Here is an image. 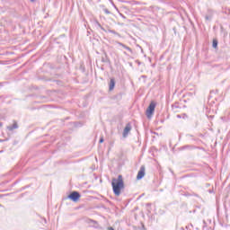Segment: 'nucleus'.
<instances>
[{
    "label": "nucleus",
    "mask_w": 230,
    "mask_h": 230,
    "mask_svg": "<svg viewBox=\"0 0 230 230\" xmlns=\"http://www.w3.org/2000/svg\"><path fill=\"white\" fill-rule=\"evenodd\" d=\"M111 186L113 190V193L116 197H119L121 195V190L125 189V182L123 181V176L119 174L118 179L113 178L111 181Z\"/></svg>",
    "instance_id": "obj_1"
},
{
    "label": "nucleus",
    "mask_w": 230,
    "mask_h": 230,
    "mask_svg": "<svg viewBox=\"0 0 230 230\" xmlns=\"http://www.w3.org/2000/svg\"><path fill=\"white\" fill-rule=\"evenodd\" d=\"M155 111V102H151L146 111L147 118H152V115L154 114Z\"/></svg>",
    "instance_id": "obj_2"
},
{
    "label": "nucleus",
    "mask_w": 230,
    "mask_h": 230,
    "mask_svg": "<svg viewBox=\"0 0 230 230\" xmlns=\"http://www.w3.org/2000/svg\"><path fill=\"white\" fill-rule=\"evenodd\" d=\"M80 197H82V195H80V192H78V191H72L68 195V199L70 200H72L73 202H78V200H80Z\"/></svg>",
    "instance_id": "obj_3"
},
{
    "label": "nucleus",
    "mask_w": 230,
    "mask_h": 230,
    "mask_svg": "<svg viewBox=\"0 0 230 230\" xmlns=\"http://www.w3.org/2000/svg\"><path fill=\"white\" fill-rule=\"evenodd\" d=\"M145 172H146V167L145 165H141L138 172H137V181H141V179H143V177H145Z\"/></svg>",
    "instance_id": "obj_4"
},
{
    "label": "nucleus",
    "mask_w": 230,
    "mask_h": 230,
    "mask_svg": "<svg viewBox=\"0 0 230 230\" xmlns=\"http://www.w3.org/2000/svg\"><path fill=\"white\" fill-rule=\"evenodd\" d=\"M132 130V125L130 123H128L123 130L122 136L123 137H127L128 136V133Z\"/></svg>",
    "instance_id": "obj_5"
},
{
    "label": "nucleus",
    "mask_w": 230,
    "mask_h": 230,
    "mask_svg": "<svg viewBox=\"0 0 230 230\" xmlns=\"http://www.w3.org/2000/svg\"><path fill=\"white\" fill-rule=\"evenodd\" d=\"M213 15H215V12H213L211 9H208L205 16L206 21H212Z\"/></svg>",
    "instance_id": "obj_6"
},
{
    "label": "nucleus",
    "mask_w": 230,
    "mask_h": 230,
    "mask_svg": "<svg viewBox=\"0 0 230 230\" xmlns=\"http://www.w3.org/2000/svg\"><path fill=\"white\" fill-rule=\"evenodd\" d=\"M115 44H118V46H121V48H124V49H127V51H129V53H133L132 49H130V47H128L119 41H115Z\"/></svg>",
    "instance_id": "obj_7"
},
{
    "label": "nucleus",
    "mask_w": 230,
    "mask_h": 230,
    "mask_svg": "<svg viewBox=\"0 0 230 230\" xmlns=\"http://www.w3.org/2000/svg\"><path fill=\"white\" fill-rule=\"evenodd\" d=\"M114 87H116V80H114V78H111L109 84V91H114Z\"/></svg>",
    "instance_id": "obj_8"
},
{
    "label": "nucleus",
    "mask_w": 230,
    "mask_h": 230,
    "mask_svg": "<svg viewBox=\"0 0 230 230\" xmlns=\"http://www.w3.org/2000/svg\"><path fill=\"white\" fill-rule=\"evenodd\" d=\"M15 128H19V125L17 124V121L13 120V124L7 126V130H10V132H12V130H15Z\"/></svg>",
    "instance_id": "obj_9"
},
{
    "label": "nucleus",
    "mask_w": 230,
    "mask_h": 230,
    "mask_svg": "<svg viewBox=\"0 0 230 230\" xmlns=\"http://www.w3.org/2000/svg\"><path fill=\"white\" fill-rule=\"evenodd\" d=\"M212 48H214L215 49H217V48H218V40H213Z\"/></svg>",
    "instance_id": "obj_10"
},
{
    "label": "nucleus",
    "mask_w": 230,
    "mask_h": 230,
    "mask_svg": "<svg viewBox=\"0 0 230 230\" xmlns=\"http://www.w3.org/2000/svg\"><path fill=\"white\" fill-rule=\"evenodd\" d=\"M109 31V33H113V35H118V37H121V35H119V33H118L116 31H114V30H109L108 31Z\"/></svg>",
    "instance_id": "obj_11"
},
{
    "label": "nucleus",
    "mask_w": 230,
    "mask_h": 230,
    "mask_svg": "<svg viewBox=\"0 0 230 230\" xmlns=\"http://www.w3.org/2000/svg\"><path fill=\"white\" fill-rule=\"evenodd\" d=\"M95 26H97V28H100L102 26V24L99 23L98 21H95Z\"/></svg>",
    "instance_id": "obj_12"
},
{
    "label": "nucleus",
    "mask_w": 230,
    "mask_h": 230,
    "mask_svg": "<svg viewBox=\"0 0 230 230\" xmlns=\"http://www.w3.org/2000/svg\"><path fill=\"white\" fill-rule=\"evenodd\" d=\"M104 13H106L107 15L111 14V11H109V9H104Z\"/></svg>",
    "instance_id": "obj_13"
},
{
    "label": "nucleus",
    "mask_w": 230,
    "mask_h": 230,
    "mask_svg": "<svg viewBox=\"0 0 230 230\" xmlns=\"http://www.w3.org/2000/svg\"><path fill=\"white\" fill-rule=\"evenodd\" d=\"M100 29H101L102 31H107V30H105V28H103L102 26H101Z\"/></svg>",
    "instance_id": "obj_14"
},
{
    "label": "nucleus",
    "mask_w": 230,
    "mask_h": 230,
    "mask_svg": "<svg viewBox=\"0 0 230 230\" xmlns=\"http://www.w3.org/2000/svg\"><path fill=\"white\" fill-rule=\"evenodd\" d=\"M103 137H101L100 140H99V143H103Z\"/></svg>",
    "instance_id": "obj_15"
},
{
    "label": "nucleus",
    "mask_w": 230,
    "mask_h": 230,
    "mask_svg": "<svg viewBox=\"0 0 230 230\" xmlns=\"http://www.w3.org/2000/svg\"><path fill=\"white\" fill-rule=\"evenodd\" d=\"M102 62H107V58H102Z\"/></svg>",
    "instance_id": "obj_16"
},
{
    "label": "nucleus",
    "mask_w": 230,
    "mask_h": 230,
    "mask_svg": "<svg viewBox=\"0 0 230 230\" xmlns=\"http://www.w3.org/2000/svg\"><path fill=\"white\" fill-rule=\"evenodd\" d=\"M31 3H35V0H30Z\"/></svg>",
    "instance_id": "obj_17"
},
{
    "label": "nucleus",
    "mask_w": 230,
    "mask_h": 230,
    "mask_svg": "<svg viewBox=\"0 0 230 230\" xmlns=\"http://www.w3.org/2000/svg\"><path fill=\"white\" fill-rule=\"evenodd\" d=\"M109 230H114V228H112V227H110V228H109Z\"/></svg>",
    "instance_id": "obj_18"
},
{
    "label": "nucleus",
    "mask_w": 230,
    "mask_h": 230,
    "mask_svg": "<svg viewBox=\"0 0 230 230\" xmlns=\"http://www.w3.org/2000/svg\"><path fill=\"white\" fill-rule=\"evenodd\" d=\"M0 127H3V123L0 122Z\"/></svg>",
    "instance_id": "obj_19"
},
{
    "label": "nucleus",
    "mask_w": 230,
    "mask_h": 230,
    "mask_svg": "<svg viewBox=\"0 0 230 230\" xmlns=\"http://www.w3.org/2000/svg\"><path fill=\"white\" fill-rule=\"evenodd\" d=\"M111 4H113V6H114V3L113 2H111Z\"/></svg>",
    "instance_id": "obj_20"
}]
</instances>
